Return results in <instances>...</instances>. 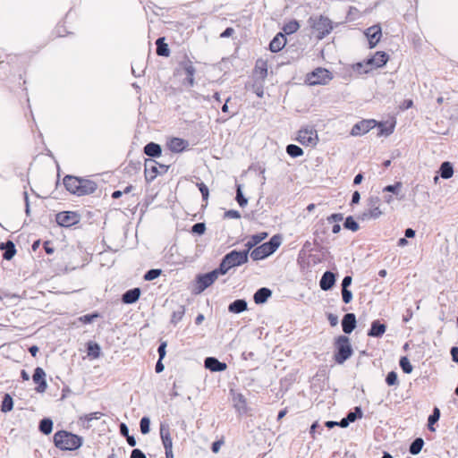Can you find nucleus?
I'll return each mask as SVG.
<instances>
[{"label":"nucleus","mask_w":458,"mask_h":458,"mask_svg":"<svg viewBox=\"0 0 458 458\" xmlns=\"http://www.w3.org/2000/svg\"><path fill=\"white\" fill-rule=\"evenodd\" d=\"M63 183L67 191L78 197L92 194L98 189L94 181L71 174L64 177Z\"/></svg>","instance_id":"nucleus-1"},{"label":"nucleus","mask_w":458,"mask_h":458,"mask_svg":"<svg viewBox=\"0 0 458 458\" xmlns=\"http://www.w3.org/2000/svg\"><path fill=\"white\" fill-rule=\"evenodd\" d=\"M83 437L72 432L61 429L53 437V442L56 448L62 451H75L83 445Z\"/></svg>","instance_id":"nucleus-2"},{"label":"nucleus","mask_w":458,"mask_h":458,"mask_svg":"<svg viewBox=\"0 0 458 458\" xmlns=\"http://www.w3.org/2000/svg\"><path fill=\"white\" fill-rule=\"evenodd\" d=\"M248 261V250H232L222 258L217 267L225 275L231 268L241 267Z\"/></svg>","instance_id":"nucleus-3"},{"label":"nucleus","mask_w":458,"mask_h":458,"mask_svg":"<svg viewBox=\"0 0 458 458\" xmlns=\"http://www.w3.org/2000/svg\"><path fill=\"white\" fill-rule=\"evenodd\" d=\"M281 243L282 236L280 234H275L267 242H263L250 250L249 258L250 257L254 261L263 260L275 253Z\"/></svg>","instance_id":"nucleus-4"},{"label":"nucleus","mask_w":458,"mask_h":458,"mask_svg":"<svg viewBox=\"0 0 458 458\" xmlns=\"http://www.w3.org/2000/svg\"><path fill=\"white\" fill-rule=\"evenodd\" d=\"M334 360L336 364H344L353 354L350 338L347 335H338L334 341Z\"/></svg>","instance_id":"nucleus-5"},{"label":"nucleus","mask_w":458,"mask_h":458,"mask_svg":"<svg viewBox=\"0 0 458 458\" xmlns=\"http://www.w3.org/2000/svg\"><path fill=\"white\" fill-rule=\"evenodd\" d=\"M224 276V274L220 271L218 267L207 272V273H199L195 276V284L193 288V293L200 294L209 286H211L218 276Z\"/></svg>","instance_id":"nucleus-6"},{"label":"nucleus","mask_w":458,"mask_h":458,"mask_svg":"<svg viewBox=\"0 0 458 458\" xmlns=\"http://www.w3.org/2000/svg\"><path fill=\"white\" fill-rule=\"evenodd\" d=\"M310 28L317 32V38L323 39L333 30L332 21L324 15L310 16L308 20Z\"/></svg>","instance_id":"nucleus-7"},{"label":"nucleus","mask_w":458,"mask_h":458,"mask_svg":"<svg viewBox=\"0 0 458 458\" xmlns=\"http://www.w3.org/2000/svg\"><path fill=\"white\" fill-rule=\"evenodd\" d=\"M368 208L358 216V219L366 221L377 219L383 212L380 209L381 199L378 195H369L366 200Z\"/></svg>","instance_id":"nucleus-8"},{"label":"nucleus","mask_w":458,"mask_h":458,"mask_svg":"<svg viewBox=\"0 0 458 458\" xmlns=\"http://www.w3.org/2000/svg\"><path fill=\"white\" fill-rule=\"evenodd\" d=\"M144 175L148 183L153 182L157 175H163L167 173L170 165L159 164L154 159H145Z\"/></svg>","instance_id":"nucleus-9"},{"label":"nucleus","mask_w":458,"mask_h":458,"mask_svg":"<svg viewBox=\"0 0 458 458\" xmlns=\"http://www.w3.org/2000/svg\"><path fill=\"white\" fill-rule=\"evenodd\" d=\"M332 79L333 74L329 70L318 67L306 75L305 83L310 86L326 85Z\"/></svg>","instance_id":"nucleus-10"},{"label":"nucleus","mask_w":458,"mask_h":458,"mask_svg":"<svg viewBox=\"0 0 458 458\" xmlns=\"http://www.w3.org/2000/svg\"><path fill=\"white\" fill-rule=\"evenodd\" d=\"M80 221L81 215L76 211H61L55 215V222L61 227L69 228Z\"/></svg>","instance_id":"nucleus-11"},{"label":"nucleus","mask_w":458,"mask_h":458,"mask_svg":"<svg viewBox=\"0 0 458 458\" xmlns=\"http://www.w3.org/2000/svg\"><path fill=\"white\" fill-rule=\"evenodd\" d=\"M297 140L303 146H316L318 140L317 131L312 128H301L298 131Z\"/></svg>","instance_id":"nucleus-12"},{"label":"nucleus","mask_w":458,"mask_h":458,"mask_svg":"<svg viewBox=\"0 0 458 458\" xmlns=\"http://www.w3.org/2000/svg\"><path fill=\"white\" fill-rule=\"evenodd\" d=\"M377 125V121L375 119H363L358 123H356L352 130L350 134L354 137L362 136L368 133L370 130L375 128Z\"/></svg>","instance_id":"nucleus-13"},{"label":"nucleus","mask_w":458,"mask_h":458,"mask_svg":"<svg viewBox=\"0 0 458 458\" xmlns=\"http://www.w3.org/2000/svg\"><path fill=\"white\" fill-rule=\"evenodd\" d=\"M364 34L368 39L369 47L374 48L380 41L382 30L380 25L377 24L366 29Z\"/></svg>","instance_id":"nucleus-14"},{"label":"nucleus","mask_w":458,"mask_h":458,"mask_svg":"<svg viewBox=\"0 0 458 458\" xmlns=\"http://www.w3.org/2000/svg\"><path fill=\"white\" fill-rule=\"evenodd\" d=\"M46 372L41 367H37L34 369L32 375V380L37 385L35 391L37 393H44L47 388V383L46 380Z\"/></svg>","instance_id":"nucleus-15"},{"label":"nucleus","mask_w":458,"mask_h":458,"mask_svg":"<svg viewBox=\"0 0 458 458\" xmlns=\"http://www.w3.org/2000/svg\"><path fill=\"white\" fill-rule=\"evenodd\" d=\"M389 55L385 51H377L372 56L366 58V64H370L371 70L381 68L386 64Z\"/></svg>","instance_id":"nucleus-16"},{"label":"nucleus","mask_w":458,"mask_h":458,"mask_svg":"<svg viewBox=\"0 0 458 458\" xmlns=\"http://www.w3.org/2000/svg\"><path fill=\"white\" fill-rule=\"evenodd\" d=\"M181 67L184 71L186 77L183 81V85L193 87L194 85V75L196 72V69L193 66V64L191 60L186 59L180 64Z\"/></svg>","instance_id":"nucleus-17"},{"label":"nucleus","mask_w":458,"mask_h":458,"mask_svg":"<svg viewBox=\"0 0 458 458\" xmlns=\"http://www.w3.org/2000/svg\"><path fill=\"white\" fill-rule=\"evenodd\" d=\"M204 367L211 372H222L227 369V364L217 358L209 356L204 360Z\"/></svg>","instance_id":"nucleus-18"},{"label":"nucleus","mask_w":458,"mask_h":458,"mask_svg":"<svg viewBox=\"0 0 458 458\" xmlns=\"http://www.w3.org/2000/svg\"><path fill=\"white\" fill-rule=\"evenodd\" d=\"M268 236L267 232H259L257 233H254L249 237L247 242L244 244L245 249L244 250H248V255L250 254V251L255 249L259 246V244L263 242L265 239H267Z\"/></svg>","instance_id":"nucleus-19"},{"label":"nucleus","mask_w":458,"mask_h":458,"mask_svg":"<svg viewBox=\"0 0 458 458\" xmlns=\"http://www.w3.org/2000/svg\"><path fill=\"white\" fill-rule=\"evenodd\" d=\"M167 148L174 153H181L186 150L189 147V141L182 138L173 137L167 143Z\"/></svg>","instance_id":"nucleus-20"},{"label":"nucleus","mask_w":458,"mask_h":458,"mask_svg":"<svg viewBox=\"0 0 458 458\" xmlns=\"http://www.w3.org/2000/svg\"><path fill=\"white\" fill-rule=\"evenodd\" d=\"M343 332L350 335L357 327L356 315L354 313H345L341 321Z\"/></svg>","instance_id":"nucleus-21"},{"label":"nucleus","mask_w":458,"mask_h":458,"mask_svg":"<svg viewBox=\"0 0 458 458\" xmlns=\"http://www.w3.org/2000/svg\"><path fill=\"white\" fill-rule=\"evenodd\" d=\"M335 280L336 275L330 270H327L319 280L320 289L325 292L331 290L335 286Z\"/></svg>","instance_id":"nucleus-22"},{"label":"nucleus","mask_w":458,"mask_h":458,"mask_svg":"<svg viewBox=\"0 0 458 458\" xmlns=\"http://www.w3.org/2000/svg\"><path fill=\"white\" fill-rule=\"evenodd\" d=\"M159 434L165 450L169 448L173 449V441L170 434V427L166 422H160Z\"/></svg>","instance_id":"nucleus-23"},{"label":"nucleus","mask_w":458,"mask_h":458,"mask_svg":"<svg viewBox=\"0 0 458 458\" xmlns=\"http://www.w3.org/2000/svg\"><path fill=\"white\" fill-rule=\"evenodd\" d=\"M386 325L382 323L379 319H375L371 322L370 328L368 330L367 335L369 337L380 338L386 333Z\"/></svg>","instance_id":"nucleus-24"},{"label":"nucleus","mask_w":458,"mask_h":458,"mask_svg":"<svg viewBox=\"0 0 458 458\" xmlns=\"http://www.w3.org/2000/svg\"><path fill=\"white\" fill-rule=\"evenodd\" d=\"M286 45V37L283 32H278L269 43V50L272 53H278Z\"/></svg>","instance_id":"nucleus-25"},{"label":"nucleus","mask_w":458,"mask_h":458,"mask_svg":"<svg viewBox=\"0 0 458 458\" xmlns=\"http://www.w3.org/2000/svg\"><path fill=\"white\" fill-rule=\"evenodd\" d=\"M141 294V290L139 287H134L127 290L122 295V302L124 304H133L138 301Z\"/></svg>","instance_id":"nucleus-26"},{"label":"nucleus","mask_w":458,"mask_h":458,"mask_svg":"<svg viewBox=\"0 0 458 458\" xmlns=\"http://www.w3.org/2000/svg\"><path fill=\"white\" fill-rule=\"evenodd\" d=\"M143 153L150 157L149 159L157 158L162 155V147L158 143L150 141L144 146Z\"/></svg>","instance_id":"nucleus-27"},{"label":"nucleus","mask_w":458,"mask_h":458,"mask_svg":"<svg viewBox=\"0 0 458 458\" xmlns=\"http://www.w3.org/2000/svg\"><path fill=\"white\" fill-rule=\"evenodd\" d=\"M272 290L267 287L259 288L253 294V301L258 305L264 304L272 296Z\"/></svg>","instance_id":"nucleus-28"},{"label":"nucleus","mask_w":458,"mask_h":458,"mask_svg":"<svg viewBox=\"0 0 458 458\" xmlns=\"http://www.w3.org/2000/svg\"><path fill=\"white\" fill-rule=\"evenodd\" d=\"M0 250H3V259L5 260H11L17 251L15 244L11 240L1 242Z\"/></svg>","instance_id":"nucleus-29"},{"label":"nucleus","mask_w":458,"mask_h":458,"mask_svg":"<svg viewBox=\"0 0 458 458\" xmlns=\"http://www.w3.org/2000/svg\"><path fill=\"white\" fill-rule=\"evenodd\" d=\"M248 310V302L245 299H236L228 305V311L233 314H240Z\"/></svg>","instance_id":"nucleus-30"},{"label":"nucleus","mask_w":458,"mask_h":458,"mask_svg":"<svg viewBox=\"0 0 458 458\" xmlns=\"http://www.w3.org/2000/svg\"><path fill=\"white\" fill-rule=\"evenodd\" d=\"M376 127H377V136L378 137H381V136L387 137L394 132V127H395V122H393L389 124L387 123V122H379V123L377 122V125Z\"/></svg>","instance_id":"nucleus-31"},{"label":"nucleus","mask_w":458,"mask_h":458,"mask_svg":"<svg viewBox=\"0 0 458 458\" xmlns=\"http://www.w3.org/2000/svg\"><path fill=\"white\" fill-rule=\"evenodd\" d=\"M165 40V37H160L156 40L157 55L163 57H168L171 51L168 44H166Z\"/></svg>","instance_id":"nucleus-32"},{"label":"nucleus","mask_w":458,"mask_h":458,"mask_svg":"<svg viewBox=\"0 0 458 458\" xmlns=\"http://www.w3.org/2000/svg\"><path fill=\"white\" fill-rule=\"evenodd\" d=\"M86 352L89 357L98 359L101 355V347L97 342L89 341L86 344Z\"/></svg>","instance_id":"nucleus-33"},{"label":"nucleus","mask_w":458,"mask_h":458,"mask_svg":"<svg viewBox=\"0 0 458 458\" xmlns=\"http://www.w3.org/2000/svg\"><path fill=\"white\" fill-rule=\"evenodd\" d=\"M102 416H104V414L102 412L94 411V412H90L89 414H84V415L81 416L79 420L81 421L82 426L85 428L89 429V428H91L90 422L94 420H99Z\"/></svg>","instance_id":"nucleus-34"},{"label":"nucleus","mask_w":458,"mask_h":458,"mask_svg":"<svg viewBox=\"0 0 458 458\" xmlns=\"http://www.w3.org/2000/svg\"><path fill=\"white\" fill-rule=\"evenodd\" d=\"M441 416V411L438 407L435 406L432 410V412L428 417V429L431 432L436 431L435 424L439 420Z\"/></svg>","instance_id":"nucleus-35"},{"label":"nucleus","mask_w":458,"mask_h":458,"mask_svg":"<svg viewBox=\"0 0 458 458\" xmlns=\"http://www.w3.org/2000/svg\"><path fill=\"white\" fill-rule=\"evenodd\" d=\"M6 58L8 59L7 61L0 59V78L2 79L11 74L13 68L11 67L10 61L14 60L15 56L7 55Z\"/></svg>","instance_id":"nucleus-36"},{"label":"nucleus","mask_w":458,"mask_h":458,"mask_svg":"<svg viewBox=\"0 0 458 458\" xmlns=\"http://www.w3.org/2000/svg\"><path fill=\"white\" fill-rule=\"evenodd\" d=\"M53 425H54L53 420L48 417H45L39 420L38 430L43 435L47 436V435L51 434V432L53 430Z\"/></svg>","instance_id":"nucleus-37"},{"label":"nucleus","mask_w":458,"mask_h":458,"mask_svg":"<svg viewBox=\"0 0 458 458\" xmlns=\"http://www.w3.org/2000/svg\"><path fill=\"white\" fill-rule=\"evenodd\" d=\"M439 174L443 179H450L454 174L453 165L448 161L443 162L439 167Z\"/></svg>","instance_id":"nucleus-38"},{"label":"nucleus","mask_w":458,"mask_h":458,"mask_svg":"<svg viewBox=\"0 0 458 458\" xmlns=\"http://www.w3.org/2000/svg\"><path fill=\"white\" fill-rule=\"evenodd\" d=\"M13 409V399L10 394H4L2 398L0 405V411L4 413H7Z\"/></svg>","instance_id":"nucleus-39"},{"label":"nucleus","mask_w":458,"mask_h":458,"mask_svg":"<svg viewBox=\"0 0 458 458\" xmlns=\"http://www.w3.org/2000/svg\"><path fill=\"white\" fill-rule=\"evenodd\" d=\"M424 440L422 437H416L411 444H410V446H409V453L412 455H417L419 454L423 446H424Z\"/></svg>","instance_id":"nucleus-40"},{"label":"nucleus","mask_w":458,"mask_h":458,"mask_svg":"<svg viewBox=\"0 0 458 458\" xmlns=\"http://www.w3.org/2000/svg\"><path fill=\"white\" fill-rule=\"evenodd\" d=\"M185 310L186 309L184 305H179L177 309L173 311L170 323L173 324L174 326L177 325L178 322H180L182 319L185 314Z\"/></svg>","instance_id":"nucleus-41"},{"label":"nucleus","mask_w":458,"mask_h":458,"mask_svg":"<svg viewBox=\"0 0 458 458\" xmlns=\"http://www.w3.org/2000/svg\"><path fill=\"white\" fill-rule=\"evenodd\" d=\"M300 28V24L297 20L293 19L286 22L283 27V33L284 35H292L295 33Z\"/></svg>","instance_id":"nucleus-42"},{"label":"nucleus","mask_w":458,"mask_h":458,"mask_svg":"<svg viewBox=\"0 0 458 458\" xmlns=\"http://www.w3.org/2000/svg\"><path fill=\"white\" fill-rule=\"evenodd\" d=\"M235 187H236L235 200L241 208H244L248 204V199L243 194L242 185L240 183H236Z\"/></svg>","instance_id":"nucleus-43"},{"label":"nucleus","mask_w":458,"mask_h":458,"mask_svg":"<svg viewBox=\"0 0 458 458\" xmlns=\"http://www.w3.org/2000/svg\"><path fill=\"white\" fill-rule=\"evenodd\" d=\"M343 226L346 230H350L352 232H357L360 229V225L358 222L354 219L352 216H348L345 217Z\"/></svg>","instance_id":"nucleus-44"},{"label":"nucleus","mask_w":458,"mask_h":458,"mask_svg":"<svg viewBox=\"0 0 458 458\" xmlns=\"http://www.w3.org/2000/svg\"><path fill=\"white\" fill-rule=\"evenodd\" d=\"M346 416L350 421L355 422L357 420L361 419L363 416V411L360 406H355L353 409L350 410Z\"/></svg>","instance_id":"nucleus-45"},{"label":"nucleus","mask_w":458,"mask_h":458,"mask_svg":"<svg viewBox=\"0 0 458 458\" xmlns=\"http://www.w3.org/2000/svg\"><path fill=\"white\" fill-rule=\"evenodd\" d=\"M286 153L293 158L301 157L303 155V149L295 144H289L286 147Z\"/></svg>","instance_id":"nucleus-46"},{"label":"nucleus","mask_w":458,"mask_h":458,"mask_svg":"<svg viewBox=\"0 0 458 458\" xmlns=\"http://www.w3.org/2000/svg\"><path fill=\"white\" fill-rule=\"evenodd\" d=\"M399 366L405 374H411L413 370V366L407 356H402L400 358Z\"/></svg>","instance_id":"nucleus-47"},{"label":"nucleus","mask_w":458,"mask_h":458,"mask_svg":"<svg viewBox=\"0 0 458 458\" xmlns=\"http://www.w3.org/2000/svg\"><path fill=\"white\" fill-rule=\"evenodd\" d=\"M101 317V314L98 311H94L91 313H88L85 315L81 316L78 320L81 322L82 324H91L95 319Z\"/></svg>","instance_id":"nucleus-48"},{"label":"nucleus","mask_w":458,"mask_h":458,"mask_svg":"<svg viewBox=\"0 0 458 458\" xmlns=\"http://www.w3.org/2000/svg\"><path fill=\"white\" fill-rule=\"evenodd\" d=\"M402 186L403 183L401 182H395L394 184L385 186L383 188V192H390L398 196L402 189Z\"/></svg>","instance_id":"nucleus-49"},{"label":"nucleus","mask_w":458,"mask_h":458,"mask_svg":"<svg viewBox=\"0 0 458 458\" xmlns=\"http://www.w3.org/2000/svg\"><path fill=\"white\" fill-rule=\"evenodd\" d=\"M370 64H366V59L362 62H359L353 65V69L360 74H365L371 71Z\"/></svg>","instance_id":"nucleus-50"},{"label":"nucleus","mask_w":458,"mask_h":458,"mask_svg":"<svg viewBox=\"0 0 458 458\" xmlns=\"http://www.w3.org/2000/svg\"><path fill=\"white\" fill-rule=\"evenodd\" d=\"M162 274V270L160 268H151L148 269L143 276V279L145 281H152L157 278Z\"/></svg>","instance_id":"nucleus-51"},{"label":"nucleus","mask_w":458,"mask_h":458,"mask_svg":"<svg viewBox=\"0 0 458 458\" xmlns=\"http://www.w3.org/2000/svg\"><path fill=\"white\" fill-rule=\"evenodd\" d=\"M140 432L143 435L149 433L150 431V419L148 416H143L140 420Z\"/></svg>","instance_id":"nucleus-52"},{"label":"nucleus","mask_w":458,"mask_h":458,"mask_svg":"<svg viewBox=\"0 0 458 458\" xmlns=\"http://www.w3.org/2000/svg\"><path fill=\"white\" fill-rule=\"evenodd\" d=\"M386 383L389 386H398L399 380H398V375L394 370H392L387 373L386 377Z\"/></svg>","instance_id":"nucleus-53"},{"label":"nucleus","mask_w":458,"mask_h":458,"mask_svg":"<svg viewBox=\"0 0 458 458\" xmlns=\"http://www.w3.org/2000/svg\"><path fill=\"white\" fill-rule=\"evenodd\" d=\"M206 232V224L203 222L195 223L191 228V233L196 235H202Z\"/></svg>","instance_id":"nucleus-54"},{"label":"nucleus","mask_w":458,"mask_h":458,"mask_svg":"<svg viewBox=\"0 0 458 458\" xmlns=\"http://www.w3.org/2000/svg\"><path fill=\"white\" fill-rule=\"evenodd\" d=\"M196 186L198 187V189L199 190V191L201 193L202 200L207 201L209 197L208 187L203 182H198L196 183Z\"/></svg>","instance_id":"nucleus-55"},{"label":"nucleus","mask_w":458,"mask_h":458,"mask_svg":"<svg viewBox=\"0 0 458 458\" xmlns=\"http://www.w3.org/2000/svg\"><path fill=\"white\" fill-rule=\"evenodd\" d=\"M342 220H344V214L342 213H333L327 217L328 224H339Z\"/></svg>","instance_id":"nucleus-56"},{"label":"nucleus","mask_w":458,"mask_h":458,"mask_svg":"<svg viewBox=\"0 0 458 458\" xmlns=\"http://www.w3.org/2000/svg\"><path fill=\"white\" fill-rule=\"evenodd\" d=\"M343 302L348 304L352 300V292L349 289H341Z\"/></svg>","instance_id":"nucleus-57"},{"label":"nucleus","mask_w":458,"mask_h":458,"mask_svg":"<svg viewBox=\"0 0 458 458\" xmlns=\"http://www.w3.org/2000/svg\"><path fill=\"white\" fill-rule=\"evenodd\" d=\"M224 217L229 219H239L241 217V213L235 209H229L225 212Z\"/></svg>","instance_id":"nucleus-58"},{"label":"nucleus","mask_w":458,"mask_h":458,"mask_svg":"<svg viewBox=\"0 0 458 458\" xmlns=\"http://www.w3.org/2000/svg\"><path fill=\"white\" fill-rule=\"evenodd\" d=\"M166 346H167V344H166V342L164 341V342L160 343V344L157 348L158 358H160V360H163L165 357Z\"/></svg>","instance_id":"nucleus-59"},{"label":"nucleus","mask_w":458,"mask_h":458,"mask_svg":"<svg viewBox=\"0 0 458 458\" xmlns=\"http://www.w3.org/2000/svg\"><path fill=\"white\" fill-rule=\"evenodd\" d=\"M23 199L25 204V214L27 216H30V198L28 192L25 191H23Z\"/></svg>","instance_id":"nucleus-60"},{"label":"nucleus","mask_w":458,"mask_h":458,"mask_svg":"<svg viewBox=\"0 0 458 458\" xmlns=\"http://www.w3.org/2000/svg\"><path fill=\"white\" fill-rule=\"evenodd\" d=\"M256 70H259V74L262 79H265L267 75V67L266 63H262L259 66L258 64H256Z\"/></svg>","instance_id":"nucleus-61"},{"label":"nucleus","mask_w":458,"mask_h":458,"mask_svg":"<svg viewBox=\"0 0 458 458\" xmlns=\"http://www.w3.org/2000/svg\"><path fill=\"white\" fill-rule=\"evenodd\" d=\"M223 444H224V440L223 439H218V440L214 441L211 444V451L214 454H217L219 452L221 446L223 445Z\"/></svg>","instance_id":"nucleus-62"},{"label":"nucleus","mask_w":458,"mask_h":458,"mask_svg":"<svg viewBox=\"0 0 458 458\" xmlns=\"http://www.w3.org/2000/svg\"><path fill=\"white\" fill-rule=\"evenodd\" d=\"M327 318L331 327H336L338 325V316L333 313H327Z\"/></svg>","instance_id":"nucleus-63"},{"label":"nucleus","mask_w":458,"mask_h":458,"mask_svg":"<svg viewBox=\"0 0 458 458\" xmlns=\"http://www.w3.org/2000/svg\"><path fill=\"white\" fill-rule=\"evenodd\" d=\"M130 458H147V456L140 449L134 448L131 453Z\"/></svg>","instance_id":"nucleus-64"}]
</instances>
